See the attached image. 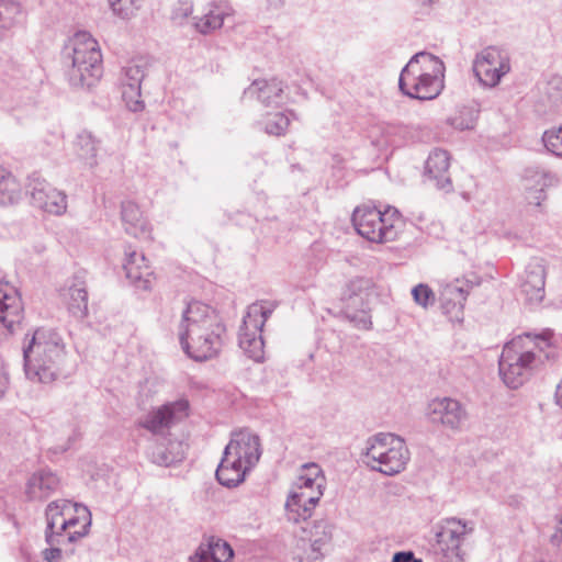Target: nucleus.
Returning a JSON list of instances; mask_svg holds the SVG:
<instances>
[{"mask_svg": "<svg viewBox=\"0 0 562 562\" xmlns=\"http://www.w3.org/2000/svg\"><path fill=\"white\" fill-rule=\"evenodd\" d=\"M542 140H562V126L546 131Z\"/></svg>", "mask_w": 562, "mask_h": 562, "instance_id": "obj_46", "label": "nucleus"}, {"mask_svg": "<svg viewBox=\"0 0 562 562\" xmlns=\"http://www.w3.org/2000/svg\"><path fill=\"white\" fill-rule=\"evenodd\" d=\"M300 475L304 477H311V480L317 481L323 484L326 483V479L322 468L314 462L303 464L301 467Z\"/></svg>", "mask_w": 562, "mask_h": 562, "instance_id": "obj_41", "label": "nucleus"}, {"mask_svg": "<svg viewBox=\"0 0 562 562\" xmlns=\"http://www.w3.org/2000/svg\"><path fill=\"white\" fill-rule=\"evenodd\" d=\"M364 463L384 475L393 476L406 469L411 459L405 440L391 432H379L366 442Z\"/></svg>", "mask_w": 562, "mask_h": 562, "instance_id": "obj_5", "label": "nucleus"}, {"mask_svg": "<svg viewBox=\"0 0 562 562\" xmlns=\"http://www.w3.org/2000/svg\"><path fill=\"white\" fill-rule=\"evenodd\" d=\"M112 9L120 15H128L132 0H109Z\"/></svg>", "mask_w": 562, "mask_h": 562, "instance_id": "obj_44", "label": "nucleus"}, {"mask_svg": "<svg viewBox=\"0 0 562 562\" xmlns=\"http://www.w3.org/2000/svg\"><path fill=\"white\" fill-rule=\"evenodd\" d=\"M547 266L542 258H532L525 269L521 291L530 305L540 304L546 296Z\"/></svg>", "mask_w": 562, "mask_h": 562, "instance_id": "obj_18", "label": "nucleus"}, {"mask_svg": "<svg viewBox=\"0 0 562 562\" xmlns=\"http://www.w3.org/2000/svg\"><path fill=\"white\" fill-rule=\"evenodd\" d=\"M510 69L507 55L497 47H486L473 63L475 77L487 87H495Z\"/></svg>", "mask_w": 562, "mask_h": 562, "instance_id": "obj_14", "label": "nucleus"}, {"mask_svg": "<svg viewBox=\"0 0 562 562\" xmlns=\"http://www.w3.org/2000/svg\"><path fill=\"white\" fill-rule=\"evenodd\" d=\"M249 91L257 93L258 99L267 105L277 104L282 99L283 85L278 79L256 80L251 83Z\"/></svg>", "mask_w": 562, "mask_h": 562, "instance_id": "obj_29", "label": "nucleus"}, {"mask_svg": "<svg viewBox=\"0 0 562 562\" xmlns=\"http://www.w3.org/2000/svg\"><path fill=\"white\" fill-rule=\"evenodd\" d=\"M59 486V479L49 470L34 472L26 482L25 495L30 501H43Z\"/></svg>", "mask_w": 562, "mask_h": 562, "instance_id": "obj_23", "label": "nucleus"}, {"mask_svg": "<svg viewBox=\"0 0 562 562\" xmlns=\"http://www.w3.org/2000/svg\"><path fill=\"white\" fill-rule=\"evenodd\" d=\"M373 289V281L364 277L350 279L341 289L340 301L342 302L344 317L359 330L372 328L369 299Z\"/></svg>", "mask_w": 562, "mask_h": 562, "instance_id": "obj_8", "label": "nucleus"}, {"mask_svg": "<svg viewBox=\"0 0 562 562\" xmlns=\"http://www.w3.org/2000/svg\"><path fill=\"white\" fill-rule=\"evenodd\" d=\"M27 193L31 203L50 215L60 216L68 207L67 195L54 188L41 175L34 172L27 179Z\"/></svg>", "mask_w": 562, "mask_h": 562, "instance_id": "obj_12", "label": "nucleus"}, {"mask_svg": "<svg viewBox=\"0 0 562 562\" xmlns=\"http://www.w3.org/2000/svg\"><path fill=\"white\" fill-rule=\"evenodd\" d=\"M188 411L189 403L186 400L167 403L150 412L142 423V426L154 434H159L186 418Z\"/></svg>", "mask_w": 562, "mask_h": 562, "instance_id": "obj_19", "label": "nucleus"}, {"mask_svg": "<svg viewBox=\"0 0 562 562\" xmlns=\"http://www.w3.org/2000/svg\"><path fill=\"white\" fill-rule=\"evenodd\" d=\"M24 318V306L18 290L8 282H0V339L15 333Z\"/></svg>", "mask_w": 562, "mask_h": 562, "instance_id": "obj_15", "label": "nucleus"}, {"mask_svg": "<svg viewBox=\"0 0 562 562\" xmlns=\"http://www.w3.org/2000/svg\"><path fill=\"white\" fill-rule=\"evenodd\" d=\"M22 187L11 171L0 166V204L11 205L21 200Z\"/></svg>", "mask_w": 562, "mask_h": 562, "instance_id": "obj_30", "label": "nucleus"}, {"mask_svg": "<svg viewBox=\"0 0 562 562\" xmlns=\"http://www.w3.org/2000/svg\"><path fill=\"white\" fill-rule=\"evenodd\" d=\"M203 550L211 559V562H232L234 551L232 547L222 539H212Z\"/></svg>", "mask_w": 562, "mask_h": 562, "instance_id": "obj_35", "label": "nucleus"}, {"mask_svg": "<svg viewBox=\"0 0 562 562\" xmlns=\"http://www.w3.org/2000/svg\"><path fill=\"white\" fill-rule=\"evenodd\" d=\"M248 472L249 470L244 469L240 462L231 459V457L224 453L215 474L221 485L235 487L245 481Z\"/></svg>", "mask_w": 562, "mask_h": 562, "instance_id": "obj_28", "label": "nucleus"}, {"mask_svg": "<svg viewBox=\"0 0 562 562\" xmlns=\"http://www.w3.org/2000/svg\"><path fill=\"white\" fill-rule=\"evenodd\" d=\"M47 544H69L86 537L91 526V514L86 506L68 499L50 502L45 509Z\"/></svg>", "mask_w": 562, "mask_h": 562, "instance_id": "obj_3", "label": "nucleus"}, {"mask_svg": "<svg viewBox=\"0 0 562 562\" xmlns=\"http://www.w3.org/2000/svg\"><path fill=\"white\" fill-rule=\"evenodd\" d=\"M266 132L276 137L284 136L290 125L289 117L281 112L269 113L265 119Z\"/></svg>", "mask_w": 562, "mask_h": 562, "instance_id": "obj_37", "label": "nucleus"}, {"mask_svg": "<svg viewBox=\"0 0 562 562\" xmlns=\"http://www.w3.org/2000/svg\"><path fill=\"white\" fill-rule=\"evenodd\" d=\"M23 359L25 374L31 381L50 383L69 373L63 338L50 328H37L31 336H25Z\"/></svg>", "mask_w": 562, "mask_h": 562, "instance_id": "obj_2", "label": "nucleus"}, {"mask_svg": "<svg viewBox=\"0 0 562 562\" xmlns=\"http://www.w3.org/2000/svg\"><path fill=\"white\" fill-rule=\"evenodd\" d=\"M177 329L182 349L195 361L216 357L226 337V326L221 315L201 301L187 304Z\"/></svg>", "mask_w": 562, "mask_h": 562, "instance_id": "obj_1", "label": "nucleus"}, {"mask_svg": "<svg viewBox=\"0 0 562 562\" xmlns=\"http://www.w3.org/2000/svg\"><path fill=\"white\" fill-rule=\"evenodd\" d=\"M224 453L250 471L261 457L260 439L248 430L236 431L225 447Z\"/></svg>", "mask_w": 562, "mask_h": 562, "instance_id": "obj_16", "label": "nucleus"}, {"mask_svg": "<svg viewBox=\"0 0 562 562\" xmlns=\"http://www.w3.org/2000/svg\"><path fill=\"white\" fill-rule=\"evenodd\" d=\"M68 310L78 318L88 314V292L82 284H74L68 289Z\"/></svg>", "mask_w": 562, "mask_h": 562, "instance_id": "obj_32", "label": "nucleus"}, {"mask_svg": "<svg viewBox=\"0 0 562 562\" xmlns=\"http://www.w3.org/2000/svg\"><path fill=\"white\" fill-rule=\"evenodd\" d=\"M271 313L272 311L265 303H252L248 306L239 329V347L256 362L265 358V342L261 334Z\"/></svg>", "mask_w": 562, "mask_h": 562, "instance_id": "obj_9", "label": "nucleus"}, {"mask_svg": "<svg viewBox=\"0 0 562 562\" xmlns=\"http://www.w3.org/2000/svg\"><path fill=\"white\" fill-rule=\"evenodd\" d=\"M474 531V522L447 518L437 532V543L448 562H464L465 550Z\"/></svg>", "mask_w": 562, "mask_h": 562, "instance_id": "obj_11", "label": "nucleus"}, {"mask_svg": "<svg viewBox=\"0 0 562 562\" xmlns=\"http://www.w3.org/2000/svg\"><path fill=\"white\" fill-rule=\"evenodd\" d=\"M546 149L554 156L562 158V143H543Z\"/></svg>", "mask_w": 562, "mask_h": 562, "instance_id": "obj_48", "label": "nucleus"}, {"mask_svg": "<svg viewBox=\"0 0 562 562\" xmlns=\"http://www.w3.org/2000/svg\"><path fill=\"white\" fill-rule=\"evenodd\" d=\"M86 146H87V151H91V153L95 151L93 143H86Z\"/></svg>", "mask_w": 562, "mask_h": 562, "instance_id": "obj_51", "label": "nucleus"}, {"mask_svg": "<svg viewBox=\"0 0 562 562\" xmlns=\"http://www.w3.org/2000/svg\"><path fill=\"white\" fill-rule=\"evenodd\" d=\"M352 224L357 233L372 243H389L396 239L402 225L396 209L384 212L372 205L363 204L355 209Z\"/></svg>", "mask_w": 562, "mask_h": 562, "instance_id": "obj_7", "label": "nucleus"}, {"mask_svg": "<svg viewBox=\"0 0 562 562\" xmlns=\"http://www.w3.org/2000/svg\"><path fill=\"white\" fill-rule=\"evenodd\" d=\"M184 458V450L181 442H170L166 449H158L154 452V461L164 467H170Z\"/></svg>", "mask_w": 562, "mask_h": 562, "instance_id": "obj_34", "label": "nucleus"}, {"mask_svg": "<svg viewBox=\"0 0 562 562\" xmlns=\"http://www.w3.org/2000/svg\"><path fill=\"white\" fill-rule=\"evenodd\" d=\"M504 347H510V352L519 358L517 364L529 374L533 362L540 357L539 352L549 347V341L543 336L531 337L530 334H525L512 339Z\"/></svg>", "mask_w": 562, "mask_h": 562, "instance_id": "obj_20", "label": "nucleus"}, {"mask_svg": "<svg viewBox=\"0 0 562 562\" xmlns=\"http://www.w3.org/2000/svg\"><path fill=\"white\" fill-rule=\"evenodd\" d=\"M64 544H48V548L42 551V558L45 562H60L63 557L61 547Z\"/></svg>", "mask_w": 562, "mask_h": 562, "instance_id": "obj_42", "label": "nucleus"}, {"mask_svg": "<svg viewBox=\"0 0 562 562\" xmlns=\"http://www.w3.org/2000/svg\"><path fill=\"white\" fill-rule=\"evenodd\" d=\"M477 284L479 282H473L469 279H456L454 281L442 285L440 292H454L456 290V294L452 293L451 295V301H467L468 295L470 294L474 285Z\"/></svg>", "mask_w": 562, "mask_h": 562, "instance_id": "obj_38", "label": "nucleus"}, {"mask_svg": "<svg viewBox=\"0 0 562 562\" xmlns=\"http://www.w3.org/2000/svg\"><path fill=\"white\" fill-rule=\"evenodd\" d=\"M323 496L321 490L304 491L292 486L285 502L286 516L289 520L299 522L310 518Z\"/></svg>", "mask_w": 562, "mask_h": 562, "instance_id": "obj_21", "label": "nucleus"}, {"mask_svg": "<svg viewBox=\"0 0 562 562\" xmlns=\"http://www.w3.org/2000/svg\"><path fill=\"white\" fill-rule=\"evenodd\" d=\"M412 294L414 301L425 308L435 303V294L427 284L420 283L414 286L412 290Z\"/></svg>", "mask_w": 562, "mask_h": 562, "instance_id": "obj_40", "label": "nucleus"}, {"mask_svg": "<svg viewBox=\"0 0 562 562\" xmlns=\"http://www.w3.org/2000/svg\"><path fill=\"white\" fill-rule=\"evenodd\" d=\"M450 155L447 150L434 149L425 162V177L432 181L438 189L449 190L451 179L449 176Z\"/></svg>", "mask_w": 562, "mask_h": 562, "instance_id": "obj_22", "label": "nucleus"}, {"mask_svg": "<svg viewBox=\"0 0 562 562\" xmlns=\"http://www.w3.org/2000/svg\"><path fill=\"white\" fill-rule=\"evenodd\" d=\"M226 15H228L226 8L212 3L209 5L206 12L196 19L195 27L201 33L212 32L222 26Z\"/></svg>", "mask_w": 562, "mask_h": 562, "instance_id": "obj_31", "label": "nucleus"}, {"mask_svg": "<svg viewBox=\"0 0 562 562\" xmlns=\"http://www.w3.org/2000/svg\"><path fill=\"white\" fill-rule=\"evenodd\" d=\"M555 401H557V404L562 407V381L557 386Z\"/></svg>", "mask_w": 562, "mask_h": 562, "instance_id": "obj_49", "label": "nucleus"}, {"mask_svg": "<svg viewBox=\"0 0 562 562\" xmlns=\"http://www.w3.org/2000/svg\"><path fill=\"white\" fill-rule=\"evenodd\" d=\"M443 64L438 57L418 53L402 70L400 88L411 98L435 99L443 89Z\"/></svg>", "mask_w": 562, "mask_h": 562, "instance_id": "obj_4", "label": "nucleus"}, {"mask_svg": "<svg viewBox=\"0 0 562 562\" xmlns=\"http://www.w3.org/2000/svg\"><path fill=\"white\" fill-rule=\"evenodd\" d=\"M292 558L296 562H322L323 559L318 554V549L310 547L307 539L303 533L297 538L296 543L292 550Z\"/></svg>", "mask_w": 562, "mask_h": 562, "instance_id": "obj_36", "label": "nucleus"}, {"mask_svg": "<svg viewBox=\"0 0 562 562\" xmlns=\"http://www.w3.org/2000/svg\"><path fill=\"white\" fill-rule=\"evenodd\" d=\"M551 540L557 546H561L562 544V515L558 519V522H557V526H555V529H554V533L552 535Z\"/></svg>", "mask_w": 562, "mask_h": 562, "instance_id": "obj_47", "label": "nucleus"}, {"mask_svg": "<svg viewBox=\"0 0 562 562\" xmlns=\"http://www.w3.org/2000/svg\"><path fill=\"white\" fill-rule=\"evenodd\" d=\"M124 270L127 279L138 288L143 290H149L151 288V271L149 266L146 263V258L143 254H137L134 250L126 251Z\"/></svg>", "mask_w": 562, "mask_h": 562, "instance_id": "obj_26", "label": "nucleus"}, {"mask_svg": "<svg viewBox=\"0 0 562 562\" xmlns=\"http://www.w3.org/2000/svg\"><path fill=\"white\" fill-rule=\"evenodd\" d=\"M21 14V8L14 2L0 3V27H10Z\"/></svg>", "mask_w": 562, "mask_h": 562, "instance_id": "obj_39", "label": "nucleus"}, {"mask_svg": "<svg viewBox=\"0 0 562 562\" xmlns=\"http://www.w3.org/2000/svg\"><path fill=\"white\" fill-rule=\"evenodd\" d=\"M293 486L299 487L304 491L308 490H321L324 493L325 484L319 483L317 481L311 480V477H304L302 475H299Z\"/></svg>", "mask_w": 562, "mask_h": 562, "instance_id": "obj_43", "label": "nucleus"}, {"mask_svg": "<svg viewBox=\"0 0 562 562\" xmlns=\"http://www.w3.org/2000/svg\"><path fill=\"white\" fill-rule=\"evenodd\" d=\"M462 198H463L465 201L470 202V201L475 200V194H473L472 192H463V193H462Z\"/></svg>", "mask_w": 562, "mask_h": 562, "instance_id": "obj_50", "label": "nucleus"}, {"mask_svg": "<svg viewBox=\"0 0 562 562\" xmlns=\"http://www.w3.org/2000/svg\"><path fill=\"white\" fill-rule=\"evenodd\" d=\"M392 562H423L420 559H417L412 551H401L394 553L392 558Z\"/></svg>", "mask_w": 562, "mask_h": 562, "instance_id": "obj_45", "label": "nucleus"}, {"mask_svg": "<svg viewBox=\"0 0 562 562\" xmlns=\"http://www.w3.org/2000/svg\"><path fill=\"white\" fill-rule=\"evenodd\" d=\"M427 417L437 427L459 431L468 419V412L465 406L456 398L436 397L428 403Z\"/></svg>", "mask_w": 562, "mask_h": 562, "instance_id": "obj_13", "label": "nucleus"}, {"mask_svg": "<svg viewBox=\"0 0 562 562\" xmlns=\"http://www.w3.org/2000/svg\"><path fill=\"white\" fill-rule=\"evenodd\" d=\"M122 221L125 232L139 239H150V229L138 205L127 201L122 204Z\"/></svg>", "mask_w": 562, "mask_h": 562, "instance_id": "obj_25", "label": "nucleus"}, {"mask_svg": "<svg viewBox=\"0 0 562 562\" xmlns=\"http://www.w3.org/2000/svg\"><path fill=\"white\" fill-rule=\"evenodd\" d=\"M71 57V78L82 86L91 87L103 74L102 54L97 40L87 32L76 33L68 42Z\"/></svg>", "mask_w": 562, "mask_h": 562, "instance_id": "obj_6", "label": "nucleus"}, {"mask_svg": "<svg viewBox=\"0 0 562 562\" xmlns=\"http://www.w3.org/2000/svg\"><path fill=\"white\" fill-rule=\"evenodd\" d=\"M79 137H81V138H90L91 134L90 133H86L83 135H80Z\"/></svg>", "mask_w": 562, "mask_h": 562, "instance_id": "obj_52", "label": "nucleus"}, {"mask_svg": "<svg viewBox=\"0 0 562 562\" xmlns=\"http://www.w3.org/2000/svg\"><path fill=\"white\" fill-rule=\"evenodd\" d=\"M519 358L510 352V347H504L499 362V375L503 379L504 383L510 389H517L527 379L528 373L522 370V367L517 364Z\"/></svg>", "mask_w": 562, "mask_h": 562, "instance_id": "obj_27", "label": "nucleus"}, {"mask_svg": "<svg viewBox=\"0 0 562 562\" xmlns=\"http://www.w3.org/2000/svg\"><path fill=\"white\" fill-rule=\"evenodd\" d=\"M302 533L307 539V544L318 549V554L324 560L331 546L333 526L326 520H318L303 527Z\"/></svg>", "mask_w": 562, "mask_h": 562, "instance_id": "obj_24", "label": "nucleus"}, {"mask_svg": "<svg viewBox=\"0 0 562 562\" xmlns=\"http://www.w3.org/2000/svg\"><path fill=\"white\" fill-rule=\"evenodd\" d=\"M271 313L272 311L265 303H252L248 306L239 329V347L256 362L265 358V342L261 334Z\"/></svg>", "mask_w": 562, "mask_h": 562, "instance_id": "obj_10", "label": "nucleus"}, {"mask_svg": "<svg viewBox=\"0 0 562 562\" xmlns=\"http://www.w3.org/2000/svg\"><path fill=\"white\" fill-rule=\"evenodd\" d=\"M452 293L456 294V291L440 292V306L443 314L447 315L451 322L462 323L465 301H451Z\"/></svg>", "mask_w": 562, "mask_h": 562, "instance_id": "obj_33", "label": "nucleus"}, {"mask_svg": "<svg viewBox=\"0 0 562 562\" xmlns=\"http://www.w3.org/2000/svg\"><path fill=\"white\" fill-rule=\"evenodd\" d=\"M559 178L555 173L540 168H527L522 176V187L529 204L541 206L547 200L546 190L557 187Z\"/></svg>", "mask_w": 562, "mask_h": 562, "instance_id": "obj_17", "label": "nucleus"}]
</instances>
